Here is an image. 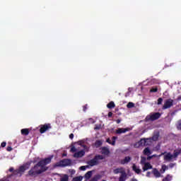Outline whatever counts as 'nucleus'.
Listing matches in <instances>:
<instances>
[{
  "label": "nucleus",
  "mask_w": 181,
  "mask_h": 181,
  "mask_svg": "<svg viewBox=\"0 0 181 181\" xmlns=\"http://www.w3.org/2000/svg\"><path fill=\"white\" fill-rule=\"evenodd\" d=\"M104 159H105L104 156L100 154L96 155L93 159L88 161V165L89 166H97V165L100 164V160H103Z\"/></svg>",
  "instance_id": "3"
},
{
  "label": "nucleus",
  "mask_w": 181,
  "mask_h": 181,
  "mask_svg": "<svg viewBox=\"0 0 181 181\" xmlns=\"http://www.w3.org/2000/svg\"><path fill=\"white\" fill-rule=\"evenodd\" d=\"M87 107H88V105L87 104L83 106V112H86L87 111V108H88Z\"/></svg>",
  "instance_id": "39"
},
{
  "label": "nucleus",
  "mask_w": 181,
  "mask_h": 181,
  "mask_svg": "<svg viewBox=\"0 0 181 181\" xmlns=\"http://www.w3.org/2000/svg\"><path fill=\"white\" fill-rule=\"evenodd\" d=\"M28 162H31V163H36V160H33V161H28Z\"/></svg>",
  "instance_id": "53"
},
{
  "label": "nucleus",
  "mask_w": 181,
  "mask_h": 181,
  "mask_svg": "<svg viewBox=\"0 0 181 181\" xmlns=\"http://www.w3.org/2000/svg\"><path fill=\"white\" fill-rule=\"evenodd\" d=\"M77 151V148H76L74 146L71 148V152H76Z\"/></svg>",
  "instance_id": "41"
},
{
  "label": "nucleus",
  "mask_w": 181,
  "mask_h": 181,
  "mask_svg": "<svg viewBox=\"0 0 181 181\" xmlns=\"http://www.w3.org/2000/svg\"><path fill=\"white\" fill-rule=\"evenodd\" d=\"M107 107L110 110H112V108H115V103L113 101H111L107 105Z\"/></svg>",
  "instance_id": "23"
},
{
  "label": "nucleus",
  "mask_w": 181,
  "mask_h": 181,
  "mask_svg": "<svg viewBox=\"0 0 181 181\" xmlns=\"http://www.w3.org/2000/svg\"><path fill=\"white\" fill-rule=\"evenodd\" d=\"M52 159H53V156L40 160L28 171V175L36 177V176H39V175H42V173L46 172V170L49 169V167L46 165H49V163H52Z\"/></svg>",
  "instance_id": "1"
},
{
  "label": "nucleus",
  "mask_w": 181,
  "mask_h": 181,
  "mask_svg": "<svg viewBox=\"0 0 181 181\" xmlns=\"http://www.w3.org/2000/svg\"><path fill=\"white\" fill-rule=\"evenodd\" d=\"M173 159V155L170 153H168L166 155L164 156V160H172Z\"/></svg>",
  "instance_id": "18"
},
{
  "label": "nucleus",
  "mask_w": 181,
  "mask_h": 181,
  "mask_svg": "<svg viewBox=\"0 0 181 181\" xmlns=\"http://www.w3.org/2000/svg\"><path fill=\"white\" fill-rule=\"evenodd\" d=\"M150 93H158V88H151L150 90Z\"/></svg>",
  "instance_id": "34"
},
{
  "label": "nucleus",
  "mask_w": 181,
  "mask_h": 181,
  "mask_svg": "<svg viewBox=\"0 0 181 181\" xmlns=\"http://www.w3.org/2000/svg\"><path fill=\"white\" fill-rule=\"evenodd\" d=\"M127 108H134L135 107V104H134V103L132 102H129L127 105Z\"/></svg>",
  "instance_id": "30"
},
{
  "label": "nucleus",
  "mask_w": 181,
  "mask_h": 181,
  "mask_svg": "<svg viewBox=\"0 0 181 181\" xmlns=\"http://www.w3.org/2000/svg\"><path fill=\"white\" fill-rule=\"evenodd\" d=\"M141 142L143 144V146H151L152 145V139L151 138L148 139H141Z\"/></svg>",
  "instance_id": "8"
},
{
  "label": "nucleus",
  "mask_w": 181,
  "mask_h": 181,
  "mask_svg": "<svg viewBox=\"0 0 181 181\" xmlns=\"http://www.w3.org/2000/svg\"><path fill=\"white\" fill-rule=\"evenodd\" d=\"M165 153H161V155H160V156H162V155H164Z\"/></svg>",
  "instance_id": "56"
},
{
  "label": "nucleus",
  "mask_w": 181,
  "mask_h": 181,
  "mask_svg": "<svg viewBox=\"0 0 181 181\" xmlns=\"http://www.w3.org/2000/svg\"><path fill=\"white\" fill-rule=\"evenodd\" d=\"M6 151H8V152H11V151H12V147L11 146H8L6 148Z\"/></svg>",
  "instance_id": "43"
},
{
  "label": "nucleus",
  "mask_w": 181,
  "mask_h": 181,
  "mask_svg": "<svg viewBox=\"0 0 181 181\" xmlns=\"http://www.w3.org/2000/svg\"><path fill=\"white\" fill-rule=\"evenodd\" d=\"M141 146H144L141 139H140V141L134 144V148H141Z\"/></svg>",
  "instance_id": "19"
},
{
  "label": "nucleus",
  "mask_w": 181,
  "mask_h": 181,
  "mask_svg": "<svg viewBox=\"0 0 181 181\" xmlns=\"http://www.w3.org/2000/svg\"><path fill=\"white\" fill-rule=\"evenodd\" d=\"M131 131V128L127 127V128H119L116 130L115 133L117 134L118 135L121 134H125V132H128Z\"/></svg>",
  "instance_id": "9"
},
{
  "label": "nucleus",
  "mask_w": 181,
  "mask_h": 181,
  "mask_svg": "<svg viewBox=\"0 0 181 181\" xmlns=\"http://www.w3.org/2000/svg\"><path fill=\"white\" fill-rule=\"evenodd\" d=\"M147 177H151V172H147L146 175Z\"/></svg>",
  "instance_id": "48"
},
{
  "label": "nucleus",
  "mask_w": 181,
  "mask_h": 181,
  "mask_svg": "<svg viewBox=\"0 0 181 181\" xmlns=\"http://www.w3.org/2000/svg\"><path fill=\"white\" fill-rule=\"evenodd\" d=\"M78 144L80 145L81 146H82V148H83V151L86 152H88V146H87L86 145H84V141L83 140H81L78 141Z\"/></svg>",
  "instance_id": "12"
},
{
  "label": "nucleus",
  "mask_w": 181,
  "mask_h": 181,
  "mask_svg": "<svg viewBox=\"0 0 181 181\" xmlns=\"http://www.w3.org/2000/svg\"><path fill=\"white\" fill-rule=\"evenodd\" d=\"M8 170L9 172H13V168H10Z\"/></svg>",
  "instance_id": "52"
},
{
  "label": "nucleus",
  "mask_w": 181,
  "mask_h": 181,
  "mask_svg": "<svg viewBox=\"0 0 181 181\" xmlns=\"http://www.w3.org/2000/svg\"><path fill=\"white\" fill-rule=\"evenodd\" d=\"M117 139H118V137H117V136H112V146H115V141H117Z\"/></svg>",
  "instance_id": "33"
},
{
  "label": "nucleus",
  "mask_w": 181,
  "mask_h": 181,
  "mask_svg": "<svg viewBox=\"0 0 181 181\" xmlns=\"http://www.w3.org/2000/svg\"><path fill=\"white\" fill-rule=\"evenodd\" d=\"M95 131H98V129H101V124H95L94 127Z\"/></svg>",
  "instance_id": "35"
},
{
  "label": "nucleus",
  "mask_w": 181,
  "mask_h": 181,
  "mask_svg": "<svg viewBox=\"0 0 181 181\" xmlns=\"http://www.w3.org/2000/svg\"><path fill=\"white\" fill-rule=\"evenodd\" d=\"M113 173H115V175H118V173L122 175L123 173H125V170L123 168H116L113 170Z\"/></svg>",
  "instance_id": "13"
},
{
  "label": "nucleus",
  "mask_w": 181,
  "mask_h": 181,
  "mask_svg": "<svg viewBox=\"0 0 181 181\" xmlns=\"http://www.w3.org/2000/svg\"><path fill=\"white\" fill-rule=\"evenodd\" d=\"M111 117H112V112H109L108 113V117L111 118Z\"/></svg>",
  "instance_id": "47"
},
{
  "label": "nucleus",
  "mask_w": 181,
  "mask_h": 181,
  "mask_svg": "<svg viewBox=\"0 0 181 181\" xmlns=\"http://www.w3.org/2000/svg\"><path fill=\"white\" fill-rule=\"evenodd\" d=\"M163 101V99L162 98H159L158 99V105H160V104H162Z\"/></svg>",
  "instance_id": "38"
},
{
  "label": "nucleus",
  "mask_w": 181,
  "mask_h": 181,
  "mask_svg": "<svg viewBox=\"0 0 181 181\" xmlns=\"http://www.w3.org/2000/svg\"><path fill=\"white\" fill-rule=\"evenodd\" d=\"M144 155H146V156H149V155H152V151L149 148V147H147L144 148L143 151Z\"/></svg>",
  "instance_id": "17"
},
{
  "label": "nucleus",
  "mask_w": 181,
  "mask_h": 181,
  "mask_svg": "<svg viewBox=\"0 0 181 181\" xmlns=\"http://www.w3.org/2000/svg\"><path fill=\"white\" fill-rule=\"evenodd\" d=\"M1 148H5V146H6V142L3 141L1 144Z\"/></svg>",
  "instance_id": "42"
},
{
  "label": "nucleus",
  "mask_w": 181,
  "mask_h": 181,
  "mask_svg": "<svg viewBox=\"0 0 181 181\" xmlns=\"http://www.w3.org/2000/svg\"><path fill=\"white\" fill-rule=\"evenodd\" d=\"M146 163V157L141 156V164L145 165Z\"/></svg>",
  "instance_id": "29"
},
{
  "label": "nucleus",
  "mask_w": 181,
  "mask_h": 181,
  "mask_svg": "<svg viewBox=\"0 0 181 181\" xmlns=\"http://www.w3.org/2000/svg\"><path fill=\"white\" fill-rule=\"evenodd\" d=\"M87 168H88V165H82L80 167V170H86V169H87Z\"/></svg>",
  "instance_id": "37"
},
{
  "label": "nucleus",
  "mask_w": 181,
  "mask_h": 181,
  "mask_svg": "<svg viewBox=\"0 0 181 181\" xmlns=\"http://www.w3.org/2000/svg\"><path fill=\"white\" fill-rule=\"evenodd\" d=\"M152 142H153V141H158V139H159V136L158 134L154 135L152 136V138H151Z\"/></svg>",
  "instance_id": "31"
},
{
  "label": "nucleus",
  "mask_w": 181,
  "mask_h": 181,
  "mask_svg": "<svg viewBox=\"0 0 181 181\" xmlns=\"http://www.w3.org/2000/svg\"><path fill=\"white\" fill-rule=\"evenodd\" d=\"M175 165H176V163H170L169 164V168H170V169H172V168H175Z\"/></svg>",
  "instance_id": "44"
},
{
  "label": "nucleus",
  "mask_w": 181,
  "mask_h": 181,
  "mask_svg": "<svg viewBox=\"0 0 181 181\" xmlns=\"http://www.w3.org/2000/svg\"><path fill=\"white\" fill-rule=\"evenodd\" d=\"M159 118H160V113L154 112L146 116V119L147 121H156V119H159Z\"/></svg>",
  "instance_id": "5"
},
{
  "label": "nucleus",
  "mask_w": 181,
  "mask_h": 181,
  "mask_svg": "<svg viewBox=\"0 0 181 181\" xmlns=\"http://www.w3.org/2000/svg\"><path fill=\"white\" fill-rule=\"evenodd\" d=\"M57 166L59 168H65V166H70L71 165V160L66 158L57 163Z\"/></svg>",
  "instance_id": "4"
},
{
  "label": "nucleus",
  "mask_w": 181,
  "mask_h": 181,
  "mask_svg": "<svg viewBox=\"0 0 181 181\" xmlns=\"http://www.w3.org/2000/svg\"><path fill=\"white\" fill-rule=\"evenodd\" d=\"M60 181H69V175L67 174L64 175L61 178Z\"/></svg>",
  "instance_id": "28"
},
{
  "label": "nucleus",
  "mask_w": 181,
  "mask_h": 181,
  "mask_svg": "<svg viewBox=\"0 0 181 181\" xmlns=\"http://www.w3.org/2000/svg\"><path fill=\"white\" fill-rule=\"evenodd\" d=\"M167 169H168V166H166L165 165H162V170H163L162 173H165Z\"/></svg>",
  "instance_id": "36"
},
{
  "label": "nucleus",
  "mask_w": 181,
  "mask_h": 181,
  "mask_svg": "<svg viewBox=\"0 0 181 181\" xmlns=\"http://www.w3.org/2000/svg\"><path fill=\"white\" fill-rule=\"evenodd\" d=\"M155 157H156V155H153V156H148L147 157V160H151V159H152L153 158H155Z\"/></svg>",
  "instance_id": "40"
},
{
  "label": "nucleus",
  "mask_w": 181,
  "mask_h": 181,
  "mask_svg": "<svg viewBox=\"0 0 181 181\" xmlns=\"http://www.w3.org/2000/svg\"><path fill=\"white\" fill-rule=\"evenodd\" d=\"M83 180V177L81 176L75 177L72 179V181H81Z\"/></svg>",
  "instance_id": "32"
},
{
  "label": "nucleus",
  "mask_w": 181,
  "mask_h": 181,
  "mask_svg": "<svg viewBox=\"0 0 181 181\" xmlns=\"http://www.w3.org/2000/svg\"><path fill=\"white\" fill-rule=\"evenodd\" d=\"M180 153H181V148L177 151H174V153L173 156V158H177V156H179V155H180Z\"/></svg>",
  "instance_id": "26"
},
{
  "label": "nucleus",
  "mask_w": 181,
  "mask_h": 181,
  "mask_svg": "<svg viewBox=\"0 0 181 181\" xmlns=\"http://www.w3.org/2000/svg\"><path fill=\"white\" fill-rule=\"evenodd\" d=\"M106 142H107V144H110V145H112V142H111V139H107Z\"/></svg>",
  "instance_id": "45"
},
{
  "label": "nucleus",
  "mask_w": 181,
  "mask_h": 181,
  "mask_svg": "<svg viewBox=\"0 0 181 181\" xmlns=\"http://www.w3.org/2000/svg\"><path fill=\"white\" fill-rule=\"evenodd\" d=\"M132 169H133L134 172L137 173V175H139V173H141V170L136 168V165L135 164L133 165Z\"/></svg>",
  "instance_id": "21"
},
{
  "label": "nucleus",
  "mask_w": 181,
  "mask_h": 181,
  "mask_svg": "<svg viewBox=\"0 0 181 181\" xmlns=\"http://www.w3.org/2000/svg\"><path fill=\"white\" fill-rule=\"evenodd\" d=\"M101 151L100 153H102V155H105L106 156H108V155H110V153H111V152L110 151V148H108V147H101Z\"/></svg>",
  "instance_id": "10"
},
{
  "label": "nucleus",
  "mask_w": 181,
  "mask_h": 181,
  "mask_svg": "<svg viewBox=\"0 0 181 181\" xmlns=\"http://www.w3.org/2000/svg\"><path fill=\"white\" fill-rule=\"evenodd\" d=\"M131 162V157L126 156L123 160H120L121 165H125L126 163H129Z\"/></svg>",
  "instance_id": "14"
},
{
  "label": "nucleus",
  "mask_w": 181,
  "mask_h": 181,
  "mask_svg": "<svg viewBox=\"0 0 181 181\" xmlns=\"http://www.w3.org/2000/svg\"><path fill=\"white\" fill-rule=\"evenodd\" d=\"M149 169H152V165H151V163H145L143 167V171L146 172V170H149Z\"/></svg>",
  "instance_id": "16"
},
{
  "label": "nucleus",
  "mask_w": 181,
  "mask_h": 181,
  "mask_svg": "<svg viewBox=\"0 0 181 181\" xmlns=\"http://www.w3.org/2000/svg\"><path fill=\"white\" fill-rule=\"evenodd\" d=\"M157 150H159V148H160V146H157Z\"/></svg>",
  "instance_id": "55"
},
{
  "label": "nucleus",
  "mask_w": 181,
  "mask_h": 181,
  "mask_svg": "<svg viewBox=\"0 0 181 181\" xmlns=\"http://www.w3.org/2000/svg\"><path fill=\"white\" fill-rule=\"evenodd\" d=\"M151 173H153V176H155V177H157V178L160 177L161 176L160 173L156 168H153Z\"/></svg>",
  "instance_id": "15"
},
{
  "label": "nucleus",
  "mask_w": 181,
  "mask_h": 181,
  "mask_svg": "<svg viewBox=\"0 0 181 181\" xmlns=\"http://www.w3.org/2000/svg\"><path fill=\"white\" fill-rule=\"evenodd\" d=\"M101 145H103V141H101V140H97L95 142V148H100V146H101Z\"/></svg>",
  "instance_id": "27"
},
{
  "label": "nucleus",
  "mask_w": 181,
  "mask_h": 181,
  "mask_svg": "<svg viewBox=\"0 0 181 181\" xmlns=\"http://www.w3.org/2000/svg\"><path fill=\"white\" fill-rule=\"evenodd\" d=\"M70 172H71V175H74V173H76V170H71Z\"/></svg>",
  "instance_id": "49"
},
{
  "label": "nucleus",
  "mask_w": 181,
  "mask_h": 181,
  "mask_svg": "<svg viewBox=\"0 0 181 181\" xmlns=\"http://www.w3.org/2000/svg\"><path fill=\"white\" fill-rule=\"evenodd\" d=\"M177 128H178V129H180V131H181V122L178 124Z\"/></svg>",
  "instance_id": "50"
},
{
  "label": "nucleus",
  "mask_w": 181,
  "mask_h": 181,
  "mask_svg": "<svg viewBox=\"0 0 181 181\" xmlns=\"http://www.w3.org/2000/svg\"><path fill=\"white\" fill-rule=\"evenodd\" d=\"M127 180V173L124 172L123 174L120 175L119 177V181H125Z\"/></svg>",
  "instance_id": "20"
},
{
  "label": "nucleus",
  "mask_w": 181,
  "mask_h": 181,
  "mask_svg": "<svg viewBox=\"0 0 181 181\" xmlns=\"http://www.w3.org/2000/svg\"><path fill=\"white\" fill-rule=\"evenodd\" d=\"M49 129H52V125L50 124H41L40 126V132L41 134H45L47 131H49Z\"/></svg>",
  "instance_id": "6"
},
{
  "label": "nucleus",
  "mask_w": 181,
  "mask_h": 181,
  "mask_svg": "<svg viewBox=\"0 0 181 181\" xmlns=\"http://www.w3.org/2000/svg\"><path fill=\"white\" fill-rule=\"evenodd\" d=\"M30 165H32V162H27L23 165H21L18 170L14 171V175H19V176H22V175L25 173V170H28V169L30 168Z\"/></svg>",
  "instance_id": "2"
},
{
  "label": "nucleus",
  "mask_w": 181,
  "mask_h": 181,
  "mask_svg": "<svg viewBox=\"0 0 181 181\" xmlns=\"http://www.w3.org/2000/svg\"><path fill=\"white\" fill-rule=\"evenodd\" d=\"M103 181H105V180H103Z\"/></svg>",
  "instance_id": "57"
},
{
  "label": "nucleus",
  "mask_w": 181,
  "mask_h": 181,
  "mask_svg": "<svg viewBox=\"0 0 181 181\" xmlns=\"http://www.w3.org/2000/svg\"><path fill=\"white\" fill-rule=\"evenodd\" d=\"M173 177L172 175L168 174L162 180V181H172Z\"/></svg>",
  "instance_id": "25"
},
{
  "label": "nucleus",
  "mask_w": 181,
  "mask_h": 181,
  "mask_svg": "<svg viewBox=\"0 0 181 181\" xmlns=\"http://www.w3.org/2000/svg\"><path fill=\"white\" fill-rule=\"evenodd\" d=\"M91 176H93V171H88L86 174H85V179L88 180L90 179V177H91Z\"/></svg>",
  "instance_id": "24"
},
{
  "label": "nucleus",
  "mask_w": 181,
  "mask_h": 181,
  "mask_svg": "<svg viewBox=\"0 0 181 181\" xmlns=\"http://www.w3.org/2000/svg\"><path fill=\"white\" fill-rule=\"evenodd\" d=\"M21 134L24 135L25 136H28V135H29V129H22Z\"/></svg>",
  "instance_id": "22"
},
{
  "label": "nucleus",
  "mask_w": 181,
  "mask_h": 181,
  "mask_svg": "<svg viewBox=\"0 0 181 181\" xmlns=\"http://www.w3.org/2000/svg\"><path fill=\"white\" fill-rule=\"evenodd\" d=\"M116 122H117V124H120V123H121V119H117L116 120Z\"/></svg>",
  "instance_id": "51"
},
{
  "label": "nucleus",
  "mask_w": 181,
  "mask_h": 181,
  "mask_svg": "<svg viewBox=\"0 0 181 181\" xmlns=\"http://www.w3.org/2000/svg\"><path fill=\"white\" fill-rule=\"evenodd\" d=\"M131 181H138V180H136V178H132Z\"/></svg>",
  "instance_id": "54"
},
{
  "label": "nucleus",
  "mask_w": 181,
  "mask_h": 181,
  "mask_svg": "<svg viewBox=\"0 0 181 181\" xmlns=\"http://www.w3.org/2000/svg\"><path fill=\"white\" fill-rule=\"evenodd\" d=\"M173 99H167L164 105L163 106V110H168V108H170V107H173Z\"/></svg>",
  "instance_id": "7"
},
{
  "label": "nucleus",
  "mask_w": 181,
  "mask_h": 181,
  "mask_svg": "<svg viewBox=\"0 0 181 181\" xmlns=\"http://www.w3.org/2000/svg\"><path fill=\"white\" fill-rule=\"evenodd\" d=\"M86 155V151L84 150H81L74 154V158H83Z\"/></svg>",
  "instance_id": "11"
},
{
  "label": "nucleus",
  "mask_w": 181,
  "mask_h": 181,
  "mask_svg": "<svg viewBox=\"0 0 181 181\" xmlns=\"http://www.w3.org/2000/svg\"><path fill=\"white\" fill-rule=\"evenodd\" d=\"M69 138L70 139H73V138H74V134L73 133H71L70 135H69Z\"/></svg>",
  "instance_id": "46"
}]
</instances>
